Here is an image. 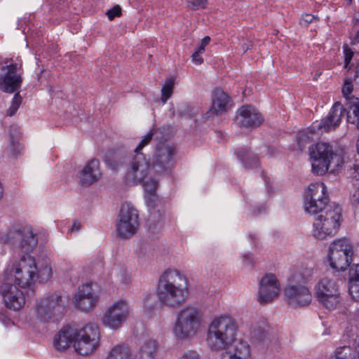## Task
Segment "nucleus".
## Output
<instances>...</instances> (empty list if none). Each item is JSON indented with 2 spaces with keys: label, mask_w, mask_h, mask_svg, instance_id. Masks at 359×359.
<instances>
[{
  "label": "nucleus",
  "mask_w": 359,
  "mask_h": 359,
  "mask_svg": "<svg viewBox=\"0 0 359 359\" xmlns=\"http://www.w3.org/2000/svg\"><path fill=\"white\" fill-rule=\"evenodd\" d=\"M1 240L9 243L15 253L23 254L18 260L7 264L3 280L13 282L21 288H31L37 283H46L51 278L50 259L46 257L36 259L29 255L38 243L30 226L11 229L6 237Z\"/></svg>",
  "instance_id": "f257e3e1"
},
{
  "label": "nucleus",
  "mask_w": 359,
  "mask_h": 359,
  "mask_svg": "<svg viewBox=\"0 0 359 359\" xmlns=\"http://www.w3.org/2000/svg\"><path fill=\"white\" fill-rule=\"evenodd\" d=\"M329 201L327 187L322 182L311 184L305 191L304 208L306 212L317 215L312 233L319 240L334 236L341 225V208Z\"/></svg>",
  "instance_id": "f03ea898"
},
{
  "label": "nucleus",
  "mask_w": 359,
  "mask_h": 359,
  "mask_svg": "<svg viewBox=\"0 0 359 359\" xmlns=\"http://www.w3.org/2000/svg\"><path fill=\"white\" fill-rule=\"evenodd\" d=\"M206 342L212 351L224 350L221 359H247L245 336H241L237 323L230 316H217L211 321Z\"/></svg>",
  "instance_id": "7ed1b4c3"
},
{
  "label": "nucleus",
  "mask_w": 359,
  "mask_h": 359,
  "mask_svg": "<svg viewBox=\"0 0 359 359\" xmlns=\"http://www.w3.org/2000/svg\"><path fill=\"white\" fill-rule=\"evenodd\" d=\"M124 182L129 186L142 184L147 205L152 208L156 205L158 174L154 172L149 160L144 154H133L129 158Z\"/></svg>",
  "instance_id": "20e7f679"
},
{
  "label": "nucleus",
  "mask_w": 359,
  "mask_h": 359,
  "mask_svg": "<svg viewBox=\"0 0 359 359\" xmlns=\"http://www.w3.org/2000/svg\"><path fill=\"white\" fill-rule=\"evenodd\" d=\"M156 294L164 306L175 308L185 302L188 288L185 276L176 269H168L160 277Z\"/></svg>",
  "instance_id": "39448f33"
},
{
  "label": "nucleus",
  "mask_w": 359,
  "mask_h": 359,
  "mask_svg": "<svg viewBox=\"0 0 359 359\" xmlns=\"http://www.w3.org/2000/svg\"><path fill=\"white\" fill-rule=\"evenodd\" d=\"M203 314L194 305L182 308L177 313L172 332L178 341H187L196 337L201 330Z\"/></svg>",
  "instance_id": "423d86ee"
},
{
  "label": "nucleus",
  "mask_w": 359,
  "mask_h": 359,
  "mask_svg": "<svg viewBox=\"0 0 359 359\" xmlns=\"http://www.w3.org/2000/svg\"><path fill=\"white\" fill-rule=\"evenodd\" d=\"M345 109L339 102H335L327 115L320 121H316L309 128L311 133H327L335 130L341 123L342 117L346 114L349 122L359 115V98L352 97L346 102Z\"/></svg>",
  "instance_id": "0eeeda50"
},
{
  "label": "nucleus",
  "mask_w": 359,
  "mask_h": 359,
  "mask_svg": "<svg viewBox=\"0 0 359 359\" xmlns=\"http://www.w3.org/2000/svg\"><path fill=\"white\" fill-rule=\"evenodd\" d=\"M312 172L317 175H323L329 170L331 163L339 166L343 158L334 151L330 143L318 142L309 148Z\"/></svg>",
  "instance_id": "6e6552de"
},
{
  "label": "nucleus",
  "mask_w": 359,
  "mask_h": 359,
  "mask_svg": "<svg viewBox=\"0 0 359 359\" xmlns=\"http://www.w3.org/2000/svg\"><path fill=\"white\" fill-rule=\"evenodd\" d=\"M65 306L62 297L56 294L44 296L36 301L32 308L36 323H48L61 316Z\"/></svg>",
  "instance_id": "1a4fd4ad"
},
{
  "label": "nucleus",
  "mask_w": 359,
  "mask_h": 359,
  "mask_svg": "<svg viewBox=\"0 0 359 359\" xmlns=\"http://www.w3.org/2000/svg\"><path fill=\"white\" fill-rule=\"evenodd\" d=\"M353 255L352 243L348 238H341L330 243L327 259L331 268L337 271H344L350 266Z\"/></svg>",
  "instance_id": "9d476101"
},
{
  "label": "nucleus",
  "mask_w": 359,
  "mask_h": 359,
  "mask_svg": "<svg viewBox=\"0 0 359 359\" xmlns=\"http://www.w3.org/2000/svg\"><path fill=\"white\" fill-rule=\"evenodd\" d=\"M100 346V330L97 325L88 323L81 327H76L73 344L74 351L81 355L93 353Z\"/></svg>",
  "instance_id": "9b49d317"
},
{
  "label": "nucleus",
  "mask_w": 359,
  "mask_h": 359,
  "mask_svg": "<svg viewBox=\"0 0 359 359\" xmlns=\"http://www.w3.org/2000/svg\"><path fill=\"white\" fill-rule=\"evenodd\" d=\"M130 313L128 302L123 299H119L106 308L101 317V323L104 327L116 330L127 321Z\"/></svg>",
  "instance_id": "f8f14e48"
},
{
  "label": "nucleus",
  "mask_w": 359,
  "mask_h": 359,
  "mask_svg": "<svg viewBox=\"0 0 359 359\" xmlns=\"http://www.w3.org/2000/svg\"><path fill=\"white\" fill-rule=\"evenodd\" d=\"M139 228L138 212L129 203L122 204L116 223L117 236L126 239L134 236Z\"/></svg>",
  "instance_id": "ddd939ff"
},
{
  "label": "nucleus",
  "mask_w": 359,
  "mask_h": 359,
  "mask_svg": "<svg viewBox=\"0 0 359 359\" xmlns=\"http://www.w3.org/2000/svg\"><path fill=\"white\" fill-rule=\"evenodd\" d=\"M175 150L173 144L161 142L154 154L152 168L156 174L163 172L175 165Z\"/></svg>",
  "instance_id": "4468645a"
},
{
  "label": "nucleus",
  "mask_w": 359,
  "mask_h": 359,
  "mask_svg": "<svg viewBox=\"0 0 359 359\" xmlns=\"http://www.w3.org/2000/svg\"><path fill=\"white\" fill-rule=\"evenodd\" d=\"M13 283V282L3 280L0 285V293L5 306L9 309L18 311L24 306L25 297L17 285Z\"/></svg>",
  "instance_id": "2eb2a0df"
},
{
  "label": "nucleus",
  "mask_w": 359,
  "mask_h": 359,
  "mask_svg": "<svg viewBox=\"0 0 359 359\" xmlns=\"http://www.w3.org/2000/svg\"><path fill=\"white\" fill-rule=\"evenodd\" d=\"M99 295L93 288V284L87 283L79 287L78 292L74 297V306L84 311H88L95 306L98 302Z\"/></svg>",
  "instance_id": "dca6fc26"
},
{
  "label": "nucleus",
  "mask_w": 359,
  "mask_h": 359,
  "mask_svg": "<svg viewBox=\"0 0 359 359\" xmlns=\"http://www.w3.org/2000/svg\"><path fill=\"white\" fill-rule=\"evenodd\" d=\"M21 66L18 64H11L1 67L2 74L0 75V89L4 92L12 93L20 88L22 79L18 72Z\"/></svg>",
  "instance_id": "f3484780"
},
{
  "label": "nucleus",
  "mask_w": 359,
  "mask_h": 359,
  "mask_svg": "<svg viewBox=\"0 0 359 359\" xmlns=\"http://www.w3.org/2000/svg\"><path fill=\"white\" fill-rule=\"evenodd\" d=\"M279 292L280 284L276 276L266 274L259 282L258 301L262 304L269 303L278 297Z\"/></svg>",
  "instance_id": "a211bd4d"
},
{
  "label": "nucleus",
  "mask_w": 359,
  "mask_h": 359,
  "mask_svg": "<svg viewBox=\"0 0 359 359\" xmlns=\"http://www.w3.org/2000/svg\"><path fill=\"white\" fill-rule=\"evenodd\" d=\"M284 294L287 304L294 308L308 306L312 299L308 287L302 285H292L286 287Z\"/></svg>",
  "instance_id": "6ab92c4d"
},
{
  "label": "nucleus",
  "mask_w": 359,
  "mask_h": 359,
  "mask_svg": "<svg viewBox=\"0 0 359 359\" xmlns=\"http://www.w3.org/2000/svg\"><path fill=\"white\" fill-rule=\"evenodd\" d=\"M100 164L98 160L89 161L78 172L79 183L83 187H90L102 177Z\"/></svg>",
  "instance_id": "aec40b11"
},
{
  "label": "nucleus",
  "mask_w": 359,
  "mask_h": 359,
  "mask_svg": "<svg viewBox=\"0 0 359 359\" xmlns=\"http://www.w3.org/2000/svg\"><path fill=\"white\" fill-rule=\"evenodd\" d=\"M231 107V98L221 88H216L212 93L210 115H218L226 112Z\"/></svg>",
  "instance_id": "412c9836"
},
{
  "label": "nucleus",
  "mask_w": 359,
  "mask_h": 359,
  "mask_svg": "<svg viewBox=\"0 0 359 359\" xmlns=\"http://www.w3.org/2000/svg\"><path fill=\"white\" fill-rule=\"evenodd\" d=\"M75 330V327L70 325L62 327L54 337L53 344L55 348L57 350L63 351L71 344L73 346Z\"/></svg>",
  "instance_id": "4be33fe9"
},
{
  "label": "nucleus",
  "mask_w": 359,
  "mask_h": 359,
  "mask_svg": "<svg viewBox=\"0 0 359 359\" xmlns=\"http://www.w3.org/2000/svg\"><path fill=\"white\" fill-rule=\"evenodd\" d=\"M269 329L264 322L258 323L250 332V341L252 343L266 344L268 347L272 346L273 339L267 336L269 334Z\"/></svg>",
  "instance_id": "5701e85b"
},
{
  "label": "nucleus",
  "mask_w": 359,
  "mask_h": 359,
  "mask_svg": "<svg viewBox=\"0 0 359 359\" xmlns=\"http://www.w3.org/2000/svg\"><path fill=\"white\" fill-rule=\"evenodd\" d=\"M158 344L154 339L146 340L141 346L135 359H154Z\"/></svg>",
  "instance_id": "b1692460"
},
{
  "label": "nucleus",
  "mask_w": 359,
  "mask_h": 359,
  "mask_svg": "<svg viewBox=\"0 0 359 359\" xmlns=\"http://www.w3.org/2000/svg\"><path fill=\"white\" fill-rule=\"evenodd\" d=\"M348 292L353 299L359 302V264L349 270Z\"/></svg>",
  "instance_id": "393cba45"
},
{
  "label": "nucleus",
  "mask_w": 359,
  "mask_h": 359,
  "mask_svg": "<svg viewBox=\"0 0 359 359\" xmlns=\"http://www.w3.org/2000/svg\"><path fill=\"white\" fill-rule=\"evenodd\" d=\"M338 292L339 290L333 280L328 278H323L318 283L316 297L317 299H319L327 297L330 294H334Z\"/></svg>",
  "instance_id": "a878e982"
},
{
  "label": "nucleus",
  "mask_w": 359,
  "mask_h": 359,
  "mask_svg": "<svg viewBox=\"0 0 359 359\" xmlns=\"http://www.w3.org/2000/svg\"><path fill=\"white\" fill-rule=\"evenodd\" d=\"M264 121V116L259 109L248 104V130L259 128Z\"/></svg>",
  "instance_id": "bb28decb"
},
{
  "label": "nucleus",
  "mask_w": 359,
  "mask_h": 359,
  "mask_svg": "<svg viewBox=\"0 0 359 359\" xmlns=\"http://www.w3.org/2000/svg\"><path fill=\"white\" fill-rule=\"evenodd\" d=\"M107 359H133L130 348L125 344H117L108 353Z\"/></svg>",
  "instance_id": "cd10ccee"
},
{
  "label": "nucleus",
  "mask_w": 359,
  "mask_h": 359,
  "mask_svg": "<svg viewBox=\"0 0 359 359\" xmlns=\"http://www.w3.org/2000/svg\"><path fill=\"white\" fill-rule=\"evenodd\" d=\"M20 133L18 130L11 131L10 133L9 144L5 149L8 156L15 155L20 149Z\"/></svg>",
  "instance_id": "c85d7f7f"
},
{
  "label": "nucleus",
  "mask_w": 359,
  "mask_h": 359,
  "mask_svg": "<svg viewBox=\"0 0 359 359\" xmlns=\"http://www.w3.org/2000/svg\"><path fill=\"white\" fill-rule=\"evenodd\" d=\"M323 306L329 310L337 309L341 301L339 292L330 294L327 297L318 299Z\"/></svg>",
  "instance_id": "c756f323"
},
{
  "label": "nucleus",
  "mask_w": 359,
  "mask_h": 359,
  "mask_svg": "<svg viewBox=\"0 0 359 359\" xmlns=\"http://www.w3.org/2000/svg\"><path fill=\"white\" fill-rule=\"evenodd\" d=\"M355 357L354 351L349 346L339 347L334 351V354L330 358L333 359H353Z\"/></svg>",
  "instance_id": "7c9ffc66"
},
{
  "label": "nucleus",
  "mask_w": 359,
  "mask_h": 359,
  "mask_svg": "<svg viewBox=\"0 0 359 359\" xmlns=\"http://www.w3.org/2000/svg\"><path fill=\"white\" fill-rule=\"evenodd\" d=\"M174 85L175 79L173 78H168L165 80L161 89V100L163 103L172 95Z\"/></svg>",
  "instance_id": "2f4dec72"
},
{
  "label": "nucleus",
  "mask_w": 359,
  "mask_h": 359,
  "mask_svg": "<svg viewBox=\"0 0 359 359\" xmlns=\"http://www.w3.org/2000/svg\"><path fill=\"white\" fill-rule=\"evenodd\" d=\"M234 123L240 128H247V106L243 105L237 111Z\"/></svg>",
  "instance_id": "473e14b6"
},
{
  "label": "nucleus",
  "mask_w": 359,
  "mask_h": 359,
  "mask_svg": "<svg viewBox=\"0 0 359 359\" xmlns=\"http://www.w3.org/2000/svg\"><path fill=\"white\" fill-rule=\"evenodd\" d=\"M157 131L156 129H151L147 135H144L139 144L134 149V154H143L142 152V149L150 143Z\"/></svg>",
  "instance_id": "72a5a7b5"
},
{
  "label": "nucleus",
  "mask_w": 359,
  "mask_h": 359,
  "mask_svg": "<svg viewBox=\"0 0 359 359\" xmlns=\"http://www.w3.org/2000/svg\"><path fill=\"white\" fill-rule=\"evenodd\" d=\"M359 43V17L353 19V26L350 36L351 45H356Z\"/></svg>",
  "instance_id": "f704fd0d"
},
{
  "label": "nucleus",
  "mask_w": 359,
  "mask_h": 359,
  "mask_svg": "<svg viewBox=\"0 0 359 359\" xmlns=\"http://www.w3.org/2000/svg\"><path fill=\"white\" fill-rule=\"evenodd\" d=\"M22 103V97L19 93H17L14 95V97L12 100L11 104L9 109L7 111V114L9 116H13L17 111L18 108L20 107Z\"/></svg>",
  "instance_id": "c9c22d12"
},
{
  "label": "nucleus",
  "mask_w": 359,
  "mask_h": 359,
  "mask_svg": "<svg viewBox=\"0 0 359 359\" xmlns=\"http://www.w3.org/2000/svg\"><path fill=\"white\" fill-rule=\"evenodd\" d=\"M116 278L118 281L123 285H128L131 283V276L124 269H118L116 272Z\"/></svg>",
  "instance_id": "e433bc0d"
},
{
  "label": "nucleus",
  "mask_w": 359,
  "mask_h": 359,
  "mask_svg": "<svg viewBox=\"0 0 359 359\" xmlns=\"http://www.w3.org/2000/svg\"><path fill=\"white\" fill-rule=\"evenodd\" d=\"M353 90V85L352 81L349 79H346L342 87V93L344 97L346 98V102H348V99H351L353 95L351 93Z\"/></svg>",
  "instance_id": "4c0bfd02"
},
{
  "label": "nucleus",
  "mask_w": 359,
  "mask_h": 359,
  "mask_svg": "<svg viewBox=\"0 0 359 359\" xmlns=\"http://www.w3.org/2000/svg\"><path fill=\"white\" fill-rule=\"evenodd\" d=\"M343 49L344 54V65L345 67H347L350 64L354 53L351 48L346 44L344 45Z\"/></svg>",
  "instance_id": "58836bf2"
},
{
  "label": "nucleus",
  "mask_w": 359,
  "mask_h": 359,
  "mask_svg": "<svg viewBox=\"0 0 359 359\" xmlns=\"http://www.w3.org/2000/svg\"><path fill=\"white\" fill-rule=\"evenodd\" d=\"M351 203L354 209V213L359 217V187L355 190L351 197Z\"/></svg>",
  "instance_id": "ea45409f"
},
{
  "label": "nucleus",
  "mask_w": 359,
  "mask_h": 359,
  "mask_svg": "<svg viewBox=\"0 0 359 359\" xmlns=\"http://www.w3.org/2000/svg\"><path fill=\"white\" fill-rule=\"evenodd\" d=\"M207 0H193L188 2V6H191L194 10L205 8Z\"/></svg>",
  "instance_id": "a19ab883"
},
{
  "label": "nucleus",
  "mask_w": 359,
  "mask_h": 359,
  "mask_svg": "<svg viewBox=\"0 0 359 359\" xmlns=\"http://www.w3.org/2000/svg\"><path fill=\"white\" fill-rule=\"evenodd\" d=\"M194 109L191 108L189 105L182 104L179 109V114L182 116H192L194 114Z\"/></svg>",
  "instance_id": "79ce46f5"
},
{
  "label": "nucleus",
  "mask_w": 359,
  "mask_h": 359,
  "mask_svg": "<svg viewBox=\"0 0 359 359\" xmlns=\"http://www.w3.org/2000/svg\"><path fill=\"white\" fill-rule=\"evenodd\" d=\"M121 15V8L118 6L113 7L107 12V15L109 20H113L115 17Z\"/></svg>",
  "instance_id": "37998d69"
},
{
  "label": "nucleus",
  "mask_w": 359,
  "mask_h": 359,
  "mask_svg": "<svg viewBox=\"0 0 359 359\" xmlns=\"http://www.w3.org/2000/svg\"><path fill=\"white\" fill-rule=\"evenodd\" d=\"M236 155L240 161L245 166V161L247 158V153L245 149L241 148L238 149L236 151Z\"/></svg>",
  "instance_id": "c03bdc74"
},
{
  "label": "nucleus",
  "mask_w": 359,
  "mask_h": 359,
  "mask_svg": "<svg viewBox=\"0 0 359 359\" xmlns=\"http://www.w3.org/2000/svg\"><path fill=\"white\" fill-rule=\"evenodd\" d=\"M313 19L314 16L313 15L306 13L302 16L300 19V23L302 25L308 26L311 22H313Z\"/></svg>",
  "instance_id": "a18cd8bd"
},
{
  "label": "nucleus",
  "mask_w": 359,
  "mask_h": 359,
  "mask_svg": "<svg viewBox=\"0 0 359 359\" xmlns=\"http://www.w3.org/2000/svg\"><path fill=\"white\" fill-rule=\"evenodd\" d=\"M180 359H200L198 353L195 351L185 352Z\"/></svg>",
  "instance_id": "49530a36"
},
{
  "label": "nucleus",
  "mask_w": 359,
  "mask_h": 359,
  "mask_svg": "<svg viewBox=\"0 0 359 359\" xmlns=\"http://www.w3.org/2000/svg\"><path fill=\"white\" fill-rule=\"evenodd\" d=\"M122 164L121 158L120 156H116L114 161L113 162H111L108 161L107 165L112 169V170H116L118 168L119 166H121Z\"/></svg>",
  "instance_id": "de8ad7c7"
},
{
  "label": "nucleus",
  "mask_w": 359,
  "mask_h": 359,
  "mask_svg": "<svg viewBox=\"0 0 359 359\" xmlns=\"http://www.w3.org/2000/svg\"><path fill=\"white\" fill-rule=\"evenodd\" d=\"M203 53L198 52L197 50L193 53L191 57L192 61L197 65H201L203 62V60L201 57V54Z\"/></svg>",
  "instance_id": "09e8293b"
},
{
  "label": "nucleus",
  "mask_w": 359,
  "mask_h": 359,
  "mask_svg": "<svg viewBox=\"0 0 359 359\" xmlns=\"http://www.w3.org/2000/svg\"><path fill=\"white\" fill-rule=\"evenodd\" d=\"M210 38L209 36H205L201 41L200 45L197 49L198 52L203 53L206 46L210 43Z\"/></svg>",
  "instance_id": "8fccbe9b"
},
{
  "label": "nucleus",
  "mask_w": 359,
  "mask_h": 359,
  "mask_svg": "<svg viewBox=\"0 0 359 359\" xmlns=\"http://www.w3.org/2000/svg\"><path fill=\"white\" fill-rule=\"evenodd\" d=\"M353 172L352 173V177L355 179V180L359 181V165H354L353 166Z\"/></svg>",
  "instance_id": "3c124183"
},
{
  "label": "nucleus",
  "mask_w": 359,
  "mask_h": 359,
  "mask_svg": "<svg viewBox=\"0 0 359 359\" xmlns=\"http://www.w3.org/2000/svg\"><path fill=\"white\" fill-rule=\"evenodd\" d=\"M152 299V296L151 295H147L145 299H144V311L145 312H149V310L147 309V307L149 306V301Z\"/></svg>",
  "instance_id": "603ef678"
},
{
  "label": "nucleus",
  "mask_w": 359,
  "mask_h": 359,
  "mask_svg": "<svg viewBox=\"0 0 359 359\" xmlns=\"http://www.w3.org/2000/svg\"><path fill=\"white\" fill-rule=\"evenodd\" d=\"M80 227H81L80 223L79 222H77V221H75L73 223L71 229L69 231H71V232L78 231L80 229Z\"/></svg>",
  "instance_id": "864d4df0"
},
{
  "label": "nucleus",
  "mask_w": 359,
  "mask_h": 359,
  "mask_svg": "<svg viewBox=\"0 0 359 359\" xmlns=\"http://www.w3.org/2000/svg\"><path fill=\"white\" fill-rule=\"evenodd\" d=\"M348 123L355 125L357 128L359 130V114L355 118L350 121Z\"/></svg>",
  "instance_id": "5fc2aeb1"
},
{
  "label": "nucleus",
  "mask_w": 359,
  "mask_h": 359,
  "mask_svg": "<svg viewBox=\"0 0 359 359\" xmlns=\"http://www.w3.org/2000/svg\"><path fill=\"white\" fill-rule=\"evenodd\" d=\"M348 123L355 125L357 128L359 130V114L355 118L350 121Z\"/></svg>",
  "instance_id": "6e6d98bb"
},
{
  "label": "nucleus",
  "mask_w": 359,
  "mask_h": 359,
  "mask_svg": "<svg viewBox=\"0 0 359 359\" xmlns=\"http://www.w3.org/2000/svg\"><path fill=\"white\" fill-rule=\"evenodd\" d=\"M3 194H4V188H3L1 182H0V200L1 199V198L3 196Z\"/></svg>",
  "instance_id": "4d7b16f0"
},
{
  "label": "nucleus",
  "mask_w": 359,
  "mask_h": 359,
  "mask_svg": "<svg viewBox=\"0 0 359 359\" xmlns=\"http://www.w3.org/2000/svg\"><path fill=\"white\" fill-rule=\"evenodd\" d=\"M357 151H358V153L359 154V139H358V140L357 142Z\"/></svg>",
  "instance_id": "13d9d810"
},
{
  "label": "nucleus",
  "mask_w": 359,
  "mask_h": 359,
  "mask_svg": "<svg viewBox=\"0 0 359 359\" xmlns=\"http://www.w3.org/2000/svg\"><path fill=\"white\" fill-rule=\"evenodd\" d=\"M248 161H250V158H248Z\"/></svg>",
  "instance_id": "bf43d9fd"
},
{
  "label": "nucleus",
  "mask_w": 359,
  "mask_h": 359,
  "mask_svg": "<svg viewBox=\"0 0 359 359\" xmlns=\"http://www.w3.org/2000/svg\"><path fill=\"white\" fill-rule=\"evenodd\" d=\"M330 359H333L332 358H330Z\"/></svg>",
  "instance_id": "052dcab7"
}]
</instances>
